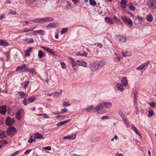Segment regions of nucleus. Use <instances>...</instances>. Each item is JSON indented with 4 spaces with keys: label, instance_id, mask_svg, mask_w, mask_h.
<instances>
[{
    "label": "nucleus",
    "instance_id": "f257e3e1",
    "mask_svg": "<svg viewBox=\"0 0 156 156\" xmlns=\"http://www.w3.org/2000/svg\"><path fill=\"white\" fill-rule=\"evenodd\" d=\"M54 19L51 17H45L44 18H40L36 19L31 20L34 23H39L42 22H48L52 21Z\"/></svg>",
    "mask_w": 156,
    "mask_h": 156
},
{
    "label": "nucleus",
    "instance_id": "f03ea898",
    "mask_svg": "<svg viewBox=\"0 0 156 156\" xmlns=\"http://www.w3.org/2000/svg\"><path fill=\"white\" fill-rule=\"evenodd\" d=\"M94 110L98 114H102L105 112L103 103H99L94 108Z\"/></svg>",
    "mask_w": 156,
    "mask_h": 156
},
{
    "label": "nucleus",
    "instance_id": "7ed1b4c3",
    "mask_svg": "<svg viewBox=\"0 0 156 156\" xmlns=\"http://www.w3.org/2000/svg\"><path fill=\"white\" fill-rule=\"evenodd\" d=\"M121 18L125 24L129 27H131L133 26V21L129 18L126 16H122Z\"/></svg>",
    "mask_w": 156,
    "mask_h": 156
},
{
    "label": "nucleus",
    "instance_id": "20e7f679",
    "mask_svg": "<svg viewBox=\"0 0 156 156\" xmlns=\"http://www.w3.org/2000/svg\"><path fill=\"white\" fill-rule=\"evenodd\" d=\"M16 133V130L13 127L11 126L7 129V134L9 136H12Z\"/></svg>",
    "mask_w": 156,
    "mask_h": 156
},
{
    "label": "nucleus",
    "instance_id": "39448f33",
    "mask_svg": "<svg viewBox=\"0 0 156 156\" xmlns=\"http://www.w3.org/2000/svg\"><path fill=\"white\" fill-rule=\"evenodd\" d=\"M16 97L19 99L26 98L28 97V94L23 92H20L18 93L16 95Z\"/></svg>",
    "mask_w": 156,
    "mask_h": 156
},
{
    "label": "nucleus",
    "instance_id": "423d86ee",
    "mask_svg": "<svg viewBox=\"0 0 156 156\" xmlns=\"http://www.w3.org/2000/svg\"><path fill=\"white\" fill-rule=\"evenodd\" d=\"M147 5L152 9L156 8V0H148Z\"/></svg>",
    "mask_w": 156,
    "mask_h": 156
},
{
    "label": "nucleus",
    "instance_id": "0eeeda50",
    "mask_svg": "<svg viewBox=\"0 0 156 156\" xmlns=\"http://www.w3.org/2000/svg\"><path fill=\"white\" fill-rule=\"evenodd\" d=\"M15 121L14 118H11L9 116H8L5 121V124L7 126H10L14 123Z\"/></svg>",
    "mask_w": 156,
    "mask_h": 156
},
{
    "label": "nucleus",
    "instance_id": "6e6552de",
    "mask_svg": "<svg viewBox=\"0 0 156 156\" xmlns=\"http://www.w3.org/2000/svg\"><path fill=\"white\" fill-rule=\"evenodd\" d=\"M41 47L44 49L48 53L51 54L54 56H56V55L54 51L52 49H50L45 46H41Z\"/></svg>",
    "mask_w": 156,
    "mask_h": 156
},
{
    "label": "nucleus",
    "instance_id": "1a4fd4ad",
    "mask_svg": "<svg viewBox=\"0 0 156 156\" xmlns=\"http://www.w3.org/2000/svg\"><path fill=\"white\" fill-rule=\"evenodd\" d=\"M44 84L47 86L52 87L54 84V82L52 80L49 81L48 79H45L44 81Z\"/></svg>",
    "mask_w": 156,
    "mask_h": 156
},
{
    "label": "nucleus",
    "instance_id": "9d476101",
    "mask_svg": "<svg viewBox=\"0 0 156 156\" xmlns=\"http://www.w3.org/2000/svg\"><path fill=\"white\" fill-rule=\"evenodd\" d=\"M150 61H148L144 63H143L141 65L139 66L136 68L137 70H141L144 69L150 63Z\"/></svg>",
    "mask_w": 156,
    "mask_h": 156
},
{
    "label": "nucleus",
    "instance_id": "9b49d317",
    "mask_svg": "<svg viewBox=\"0 0 156 156\" xmlns=\"http://www.w3.org/2000/svg\"><path fill=\"white\" fill-rule=\"evenodd\" d=\"M90 69L92 71H96L99 69L96 62H94L91 64Z\"/></svg>",
    "mask_w": 156,
    "mask_h": 156
},
{
    "label": "nucleus",
    "instance_id": "f8f14e48",
    "mask_svg": "<svg viewBox=\"0 0 156 156\" xmlns=\"http://www.w3.org/2000/svg\"><path fill=\"white\" fill-rule=\"evenodd\" d=\"M58 27V24L57 23H51L47 26L46 27L48 29H50L52 28H57Z\"/></svg>",
    "mask_w": 156,
    "mask_h": 156
},
{
    "label": "nucleus",
    "instance_id": "ddd939ff",
    "mask_svg": "<svg viewBox=\"0 0 156 156\" xmlns=\"http://www.w3.org/2000/svg\"><path fill=\"white\" fill-rule=\"evenodd\" d=\"M45 31L43 30H39L33 31L32 34L33 35H36L37 34L44 35L45 34Z\"/></svg>",
    "mask_w": 156,
    "mask_h": 156
},
{
    "label": "nucleus",
    "instance_id": "4468645a",
    "mask_svg": "<svg viewBox=\"0 0 156 156\" xmlns=\"http://www.w3.org/2000/svg\"><path fill=\"white\" fill-rule=\"evenodd\" d=\"M23 109H20L17 111L15 116V118L18 120H20V119L21 114L22 112L23 111Z\"/></svg>",
    "mask_w": 156,
    "mask_h": 156
},
{
    "label": "nucleus",
    "instance_id": "2eb2a0df",
    "mask_svg": "<svg viewBox=\"0 0 156 156\" xmlns=\"http://www.w3.org/2000/svg\"><path fill=\"white\" fill-rule=\"evenodd\" d=\"M7 136V133L5 131L2 130H0V139H4Z\"/></svg>",
    "mask_w": 156,
    "mask_h": 156
},
{
    "label": "nucleus",
    "instance_id": "dca6fc26",
    "mask_svg": "<svg viewBox=\"0 0 156 156\" xmlns=\"http://www.w3.org/2000/svg\"><path fill=\"white\" fill-rule=\"evenodd\" d=\"M97 63L99 69L104 66L106 64V61L104 60L99 61Z\"/></svg>",
    "mask_w": 156,
    "mask_h": 156
},
{
    "label": "nucleus",
    "instance_id": "f3484780",
    "mask_svg": "<svg viewBox=\"0 0 156 156\" xmlns=\"http://www.w3.org/2000/svg\"><path fill=\"white\" fill-rule=\"evenodd\" d=\"M116 40L123 42L126 41V38L125 37L119 35L116 37Z\"/></svg>",
    "mask_w": 156,
    "mask_h": 156
},
{
    "label": "nucleus",
    "instance_id": "a211bd4d",
    "mask_svg": "<svg viewBox=\"0 0 156 156\" xmlns=\"http://www.w3.org/2000/svg\"><path fill=\"white\" fill-rule=\"evenodd\" d=\"M6 107V105H3L0 106V113L3 115H5Z\"/></svg>",
    "mask_w": 156,
    "mask_h": 156
},
{
    "label": "nucleus",
    "instance_id": "6ab92c4d",
    "mask_svg": "<svg viewBox=\"0 0 156 156\" xmlns=\"http://www.w3.org/2000/svg\"><path fill=\"white\" fill-rule=\"evenodd\" d=\"M71 64L73 69L76 70V65H77V60L75 61L73 58H71Z\"/></svg>",
    "mask_w": 156,
    "mask_h": 156
},
{
    "label": "nucleus",
    "instance_id": "aec40b11",
    "mask_svg": "<svg viewBox=\"0 0 156 156\" xmlns=\"http://www.w3.org/2000/svg\"><path fill=\"white\" fill-rule=\"evenodd\" d=\"M77 66H81L84 67H86L87 66V63L82 60H77Z\"/></svg>",
    "mask_w": 156,
    "mask_h": 156
},
{
    "label": "nucleus",
    "instance_id": "412c9836",
    "mask_svg": "<svg viewBox=\"0 0 156 156\" xmlns=\"http://www.w3.org/2000/svg\"><path fill=\"white\" fill-rule=\"evenodd\" d=\"M131 128L132 129L134 130L138 136H140L141 137V134L138 129H137L136 127H135L134 125L132 124L131 126Z\"/></svg>",
    "mask_w": 156,
    "mask_h": 156
},
{
    "label": "nucleus",
    "instance_id": "4be33fe9",
    "mask_svg": "<svg viewBox=\"0 0 156 156\" xmlns=\"http://www.w3.org/2000/svg\"><path fill=\"white\" fill-rule=\"evenodd\" d=\"M104 108H106L107 109L111 108L112 106V104L110 102H106L103 103Z\"/></svg>",
    "mask_w": 156,
    "mask_h": 156
},
{
    "label": "nucleus",
    "instance_id": "5701e85b",
    "mask_svg": "<svg viewBox=\"0 0 156 156\" xmlns=\"http://www.w3.org/2000/svg\"><path fill=\"white\" fill-rule=\"evenodd\" d=\"M122 84L125 87H126L128 85V80L126 77L123 78L121 80Z\"/></svg>",
    "mask_w": 156,
    "mask_h": 156
},
{
    "label": "nucleus",
    "instance_id": "b1692460",
    "mask_svg": "<svg viewBox=\"0 0 156 156\" xmlns=\"http://www.w3.org/2000/svg\"><path fill=\"white\" fill-rule=\"evenodd\" d=\"M105 22L110 24H112L113 23V21L112 18L106 17L105 18Z\"/></svg>",
    "mask_w": 156,
    "mask_h": 156
},
{
    "label": "nucleus",
    "instance_id": "393cba45",
    "mask_svg": "<svg viewBox=\"0 0 156 156\" xmlns=\"http://www.w3.org/2000/svg\"><path fill=\"white\" fill-rule=\"evenodd\" d=\"M34 136L35 138L37 139H41V140L44 139L42 135H41V134L38 133H34Z\"/></svg>",
    "mask_w": 156,
    "mask_h": 156
},
{
    "label": "nucleus",
    "instance_id": "a878e982",
    "mask_svg": "<svg viewBox=\"0 0 156 156\" xmlns=\"http://www.w3.org/2000/svg\"><path fill=\"white\" fill-rule=\"evenodd\" d=\"M120 4L122 9H125L127 5V0H122Z\"/></svg>",
    "mask_w": 156,
    "mask_h": 156
},
{
    "label": "nucleus",
    "instance_id": "bb28decb",
    "mask_svg": "<svg viewBox=\"0 0 156 156\" xmlns=\"http://www.w3.org/2000/svg\"><path fill=\"white\" fill-rule=\"evenodd\" d=\"M94 107V105H91L90 106L84 109H83L82 110L84 112L85 111H86L87 112H91Z\"/></svg>",
    "mask_w": 156,
    "mask_h": 156
},
{
    "label": "nucleus",
    "instance_id": "cd10ccee",
    "mask_svg": "<svg viewBox=\"0 0 156 156\" xmlns=\"http://www.w3.org/2000/svg\"><path fill=\"white\" fill-rule=\"evenodd\" d=\"M122 85V84L120 83H118L116 85V87L118 90L120 91H122L124 90V88Z\"/></svg>",
    "mask_w": 156,
    "mask_h": 156
},
{
    "label": "nucleus",
    "instance_id": "c85d7f7f",
    "mask_svg": "<svg viewBox=\"0 0 156 156\" xmlns=\"http://www.w3.org/2000/svg\"><path fill=\"white\" fill-rule=\"evenodd\" d=\"M76 137V135L75 134H71L67 137H64L63 139H68L69 140H73L75 139Z\"/></svg>",
    "mask_w": 156,
    "mask_h": 156
},
{
    "label": "nucleus",
    "instance_id": "c756f323",
    "mask_svg": "<svg viewBox=\"0 0 156 156\" xmlns=\"http://www.w3.org/2000/svg\"><path fill=\"white\" fill-rule=\"evenodd\" d=\"M70 120V119H69L63 121L58 122L57 124L56 125L57 126H60L67 123L68 122H69Z\"/></svg>",
    "mask_w": 156,
    "mask_h": 156
},
{
    "label": "nucleus",
    "instance_id": "7c9ffc66",
    "mask_svg": "<svg viewBox=\"0 0 156 156\" xmlns=\"http://www.w3.org/2000/svg\"><path fill=\"white\" fill-rule=\"evenodd\" d=\"M26 66H27L25 64H23L20 66H19L17 68L16 71H21L23 69L25 68Z\"/></svg>",
    "mask_w": 156,
    "mask_h": 156
},
{
    "label": "nucleus",
    "instance_id": "2f4dec72",
    "mask_svg": "<svg viewBox=\"0 0 156 156\" xmlns=\"http://www.w3.org/2000/svg\"><path fill=\"white\" fill-rule=\"evenodd\" d=\"M0 44L3 46H6L9 45V44L5 41L2 40H0Z\"/></svg>",
    "mask_w": 156,
    "mask_h": 156
},
{
    "label": "nucleus",
    "instance_id": "473e14b6",
    "mask_svg": "<svg viewBox=\"0 0 156 156\" xmlns=\"http://www.w3.org/2000/svg\"><path fill=\"white\" fill-rule=\"evenodd\" d=\"M146 19L149 22H151L153 20V17L151 14H149L147 15Z\"/></svg>",
    "mask_w": 156,
    "mask_h": 156
},
{
    "label": "nucleus",
    "instance_id": "72a5a7b5",
    "mask_svg": "<svg viewBox=\"0 0 156 156\" xmlns=\"http://www.w3.org/2000/svg\"><path fill=\"white\" fill-rule=\"evenodd\" d=\"M63 105L65 107L70 105V104L68 99H65L63 102Z\"/></svg>",
    "mask_w": 156,
    "mask_h": 156
},
{
    "label": "nucleus",
    "instance_id": "f704fd0d",
    "mask_svg": "<svg viewBox=\"0 0 156 156\" xmlns=\"http://www.w3.org/2000/svg\"><path fill=\"white\" fill-rule=\"evenodd\" d=\"M148 116L151 117L152 116L154 115L155 114L154 111L151 108H149V110L148 111Z\"/></svg>",
    "mask_w": 156,
    "mask_h": 156
},
{
    "label": "nucleus",
    "instance_id": "c9c22d12",
    "mask_svg": "<svg viewBox=\"0 0 156 156\" xmlns=\"http://www.w3.org/2000/svg\"><path fill=\"white\" fill-rule=\"evenodd\" d=\"M44 55V53L42 50H39L38 51V56L39 58H41Z\"/></svg>",
    "mask_w": 156,
    "mask_h": 156
},
{
    "label": "nucleus",
    "instance_id": "e433bc0d",
    "mask_svg": "<svg viewBox=\"0 0 156 156\" xmlns=\"http://www.w3.org/2000/svg\"><path fill=\"white\" fill-rule=\"evenodd\" d=\"M35 99L36 98L34 96H32L29 98L28 101L30 103H32L34 102Z\"/></svg>",
    "mask_w": 156,
    "mask_h": 156
},
{
    "label": "nucleus",
    "instance_id": "4c0bfd02",
    "mask_svg": "<svg viewBox=\"0 0 156 156\" xmlns=\"http://www.w3.org/2000/svg\"><path fill=\"white\" fill-rule=\"evenodd\" d=\"M128 6L129 8L132 11H134L135 10V8L132 3H129Z\"/></svg>",
    "mask_w": 156,
    "mask_h": 156
},
{
    "label": "nucleus",
    "instance_id": "58836bf2",
    "mask_svg": "<svg viewBox=\"0 0 156 156\" xmlns=\"http://www.w3.org/2000/svg\"><path fill=\"white\" fill-rule=\"evenodd\" d=\"M62 93V90H61L60 92L55 93L54 94L55 97H57L61 95Z\"/></svg>",
    "mask_w": 156,
    "mask_h": 156
},
{
    "label": "nucleus",
    "instance_id": "ea45409f",
    "mask_svg": "<svg viewBox=\"0 0 156 156\" xmlns=\"http://www.w3.org/2000/svg\"><path fill=\"white\" fill-rule=\"evenodd\" d=\"M68 30V28L67 27H65L63 28L61 31V34H62L66 32Z\"/></svg>",
    "mask_w": 156,
    "mask_h": 156
},
{
    "label": "nucleus",
    "instance_id": "a19ab883",
    "mask_svg": "<svg viewBox=\"0 0 156 156\" xmlns=\"http://www.w3.org/2000/svg\"><path fill=\"white\" fill-rule=\"evenodd\" d=\"M89 2L91 5H96V2L94 0H90Z\"/></svg>",
    "mask_w": 156,
    "mask_h": 156
},
{
    "label": "nucleus",
    "instance_id": "79ce46f5",
    "mask_svg": "<svg viewBox=\"0 0 156 156\" xmlns=\"http://www.w3.org/2000/svg\"><path fill=\"white\" fill-rule=\"evenodd\" d=\"M118 113L119 115L122 118L126 116L120 110H119V111Z\"/></svg>",
    "mask_w": 156,
    "mask_h": 156
},
{
    "label": "nucleus",
    "instance_id": "37998d69",
    "mask_svg": "<svg viewBox=\"0 0 156 156\" xmlns=\"http://www.w3.org/2000/svg\"><path fill=\"white\" fill-rule=\"evenodd\" d=\"M155 103L154 102H152L150 103H149V105L151 106V107L152 108H155Z\"/></svg>",
    "mask_w": 156,
    "mask_h": 156
},
{
    "label": "nucleus",
    "instance_id": "c03bdc74",
    "mask_svg": "<svg viewBox=\"0 0 156 156\" xmlns=\"http://www.w3.org/2000/svg\"><path fill=\"white\" fill-rule=\"evenodd\" d=\"M114 61L115 62L118 63V62H120V59L119 57L118 56L115 57L114 59Z\"/></svg>",
    "mask_w": 156,
    "mask_h": 156
},
{
    "label": "nucleus",
    "instance_id": "a18cd8bd",
    "mask_svg": "<svg viewBox=\"0 0 156 156\" xmlns=\"http://www.w3.org/2000/svg\"><path fill=\"white\" fill-rule=\"evenodd\" d=\"M30 72L32 74H35L36 73V72L34 68H30Z\"/></svg>",
    "mask_w": 156,
    "mask_h": 156
},
{
    "label": "nucleus",
    "instance_id": "49530a36",
    "mask_svg": "<svg viewBox=\"0 0 156 156\" xmlns=\"http://www.w3.org/2000/svg\"><path fill=\"white\" fill-rule=\"evenodd\" d=\"M62 68L63 69H65L66 68V65L64 62H60Z\"/></svg>",
    "mask_w": 156,
    "mask_h": 156
},
{
    "label": "nucleus",
    "instance_id": "de8ad7c7",
    "mask_svg": "<svg viewBox=\"0 0 156 156\" xmlns=\"http://www.w3.org/2000/svg\"><path fill=\"white\" fill-rule=\"evenodd\" d=\"M19 153V151H17L15 152V153H13L12 154L10 155V156H15L17 155Z\"/></svg>",
    "mask_w": 156,
    "mask_h": 156
},
{
    "label": "nucleus",
    "instance_id": "09e8293b",
    "mask_svg": "<svg viewBox=\"0 0 156 156\" xmlns=\"http://www.w3.org/2000/svg\"><path fill=\"white\" fill-rule=\"evenodd\" d=\"M122 119L125 123L126 122H127L128 121H129L126 116L124 117L123 118H122Z\"/></svg>",
    "mask_w": 156,
    "mask_h": 156
},
{
    "label": "nucleus",
    "instance_id": "8fccbe9b",
    "mask_svg": "<svg viewBox=\"0 0 156 156\" xmlns=\"http://www.w3.org/2000/svg\"><path fill=\"white\" fill-rule=\"evenodd\" d=\"M122 119L125 123L126 122H127L128 121H129L126 116L124 117L123 118H122Z\"/></svg>",
    "mask_w": 156,
    "mask_h": 156
},
{
    "label": "nucleus",
    "instance_id": "3c124183",
    "mask_svg": "<svg viewBox=\"0 0 156 156\" xmlns=\"http://www.w3.org/2000/svg\"><path fill=\"white\" fill-rule=\"evenodd\" d=\"M122 119L125 123L126 122H127L128 121H129L126 116L124 117L123 118H122Z\"/></svg>",
    "mask_w": 156,
    "mask_h": 156
},
{
    "label": "nucleus",
    "instance_id": "603ef678",
    "mask_svg": "<svg viewBox=\"0 0 156 156\" xmlns=\"http://www.w3.org/2000/svg\"><path fill=\"white\" fill-rule=\"evenodd\" d=\"M1 143L3 145H6L8 144V142L5 140H3L2 141H1Z\"/></svg>",
    "mask_w": 156,
    "mask_h": 156
},
{
    "label": "nucleus",
    "instance_id": "864d4df0",
    "mask_svg": "<svg viewBox=\"0 0 156 156\" xmlns=\"http://www.w3.org/2000/svg\"><path fill=\"white\" fill-rule=\"evenodd\" d=\"M97 44V46L99 47L100 48H101L102 47V45L101 43H95V45H96Z\"/></svg>",
    "mask_w": 156,
    "mask_h": 156
},
{
    "label": "nucleus",
    "instance_id": "5fc2aeb1",
    "mask_svg": "<svg viewBox=\"0 0 156 156\" xmlns=\"http://www.w3.org/2000/svg\"><path fill=\"white\" fill-rule=\"evenodd\" d=\"M67 108H64V109H62L61 110V113L63 114L65 112H66L67 111Z\"/></svg>",
    "mask_w": 156,
    "mask_h": 156
},
{
    "label": "nucleus",
    "instance_id": "6e6d98bb",
    "mask_svg": "<svg viewBox=\"0 0 156 156\" xmlns=\"http://www.w3.org/2000/svg\"><path fill=\"white\" fill-rule=\"evenodd\" d=\"M4 54L8 58L9 57V53L8 52H4Z\"/></svg>",
    "mask_w": 156,
    "mask_h": 156
},
{
    "label": "nucleus",
    "instance_id": "4d7b16f0",
    "mask_svg": "<svg viewBox=\"0 0 156 156\" xmlns=\"http://www.w3.org/2000/svg\"><path fill=\"white\" fill-rule=\"evenodd\" d=\"M35 139H30L28 141V142L29 144H31L33 142H34L35 141Z\"/></svg>",
    "mask_w": 156,
    "mask_h": 156
},
{
    "label": "nucleus",
    "instance_id": "13d9d810",
    "mask_svg": "<svg viewBox=\"0 0 156 156\" xmlns=\"http://www.w3.org/2000/svg\"><path fill=\"white\" fill-rule=\"evenodd\" d=\"M31 151V149L27 150L24 152L25 154H28Z\"/></svg>",
    "mask_w": 156,
    "mask_h": 156
},
{
    "label": "nucleus",
    "instance_id": "bf43d9fd",
    "mask_svg": "<svg viewBox=\"0 0 156 156\" xmlns=\"http://www.w3.org/2000/svg\"><path fill=\"white\" fill-rule=\"evenodd\" d=\"M9 12L10 13L12 14L16 15V12L12 10H10Z\"/></svg>",
    "mask_w": 156,
    "mask_h": 156
},
{
    "label": "nucleus",
    "instance_id": "052dcab7",
    "mask_svg": "<svg viewBox=\"0 0 156 156\" xmlns=\"http://www.w3.org/2000/svg\"><path fill=\"white\" fill-rule=\"evenodd\" d=\"M29 80H28L24 85L23 88L25 89L28 86Z\"/></svg>",
    "mask_w": 156,
    "mask_h": 156
},
{
    "label": "nucleus",
    "instance_id": "680f3d73",
    "mask_svg": "<svg viewBox=\"0 0 156 156\" xmlns=\"http://www.w3.org/2000/svg\"><path fill=\"white\" fill-rule=\"evenodd\" d=\"M23 104L25 105H26L27 104V101L25 99L23 100Z\"/></svg>",
    "mask_w": 156,
    "mask_h": 156
},
{
    "label": "nucleus",
    "instance_id": "e2e57ef3",
    "mask_svg": "<svg viewBox=\"0 0 156 156\" xmlns=\"http://www.w3.org/2000/svg\"><path fill=\"white\" fill-rule=\"evenodd\" d=\"M30 55V54L29 53V52L28 51H27L25 53V55L26 56H28Z\"/></svg>",
    "mask_w": 156,
    "mask_h": 156
},
{
    "label": "nucleus",
    "instance_id": "0e129e2a",
    "mask_svg": "<svg viewBox=\"0 0 156 156\" xmlns=\"http://www.w3.org/2000/svg\"><path fill=\"white\" fill-rule=\"evenodd\" d=\"M24 69H25V70L23 71V72H28V71L30 72V68H25Z\"/></svg>",
    "mask_w": 156,
    "mask_h": 156
},
{
    "label": "nucleus",
    "instance_id": "69168bd1",
    "mask_svg": "<svg viewBox=\"0 0 156 156\" xmlns=\"http://www.w3.org/2000/svg\"><path fill=\"white\" fill-rule=\"evenodd\" d=\"M34 42V39L32 38H31L30 39L29 41H28V43H33Z\"/></svg>",
    "mask_w": 156,
    "mask_h": 156
},
{
    "label": "nucleus",
    "instance_id": "338daca9",
    "mask_svg": "<svg viewBox=\"0 0 156 156\" xmlns=\"http://www.w3.org/2000/svg\"><path fill=\"white\" fill-rule=\"evenodd\" d=\"M5 17V15L4 14H2L0 16V20H1L3 19Z\"/></svg>",
    "mask_w": 156,
    "mask_h": 156
},
{
    "label": "nucleus",
    "instance_id": "774afa93",
    "mask_svg": "<svg viewBox=\"0 0 156 156\" xmlns=\"http://www.w3.org/2000/svg\"><path fill=\"white\" fill-rule=\"evenodd\" d=\"M137 19L139 20H143V18L139 16H137Z\"/></svg>",
    "mask_w": 156,
    "mask_h": 156
}]
</instances>
